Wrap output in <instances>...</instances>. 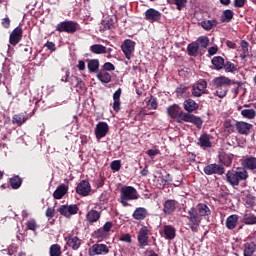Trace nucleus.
<instances>
[{
    "instance_id": "nucleus-56",
    "label": "nucleus",
    "mask_w": 256,
    "mask_h": 256,
    "mask_svg": "<svg viewBox=\"0 0 256 256\" xmlns=\"http://www.w3.org/2000/svg\"><path fill=\"white\" fill-rule=\"evenodd\" d=\"M103 231H105L107 233V235H109V231H111V229H113V222L108 221L106 222L103 227H102Z\"/></svg>"
},
{
    "instance_id": "nucleus-51",
    "label": "nucleus",
    "mask_w": 256,
    "mask_h": 256,
    "mask_svg": "<svg viewBox=\"0 0 256 256\" xmlns=\"http://www.w3.org/2000/svg\"><path fill=\"white\" fill-rule=\"evenodd\" d=\"M110 169L112 171H120L121 170V160H114L110 164Z\"/></svg>"
},
{
    "instance_id": "nucleus-3",
    "label": "nucleus",
    "mask_w": 256,
    "mask_h": 256,
    "mask_svg": "<svg viewBox=\"0 0 256 256\" xmlns=\"http://www.w3.org/2000/svg\"><path fill=\"white\" fill-rule=\"evenodd\" d=\"M249 172L247 170H230L226 173V181L231 187H239L240 181H247Z\"/></svg>"
},
{
    "instance_id": "nucleus-64",
    "label": "nucleus",
    "mask_w": 256,
    "mask_h": 256,
    "mask_svg": "<svg viewBox=\"0 0 256 256\" xmlns=\"http://www.w3.org/2000/svg\"><path fill=\"white\" fill-rule=\"evenodd\" d=\"M45 47H47V49H49V51H56V47H55V43H53V42H47L46 44H45Z\"/></svg>"
},
{
    "instance_id": "nucleus-46",
    "label": "nucleus",
    "mask_w": 256,
    "mask_h": 256,
    "mask_svg": "<svg viewBox=\"0 0 256 256\" xmlns=\"http://www.w3.org/2000/svg\"><path fill=\"white\" fill-rule=\"evenodd\" d=\"M243 221L245 225H256V216L253 214H245Z\"/></svg>"
},
{
    "instance_id": "nucleus-4",
    "label": "nucleus",
    "mask_w": 256,
    "mask_h": 256,
    "mask_svg": "<svg viewBox=\"0 0 256 256\" xmlns=\"http://www.w3.org/2000/svg\"><path fill=\"white\" fill-rule=\"evenodd\" d=\"M139 199V193L133 186H123L120 189V203L123 207H129V202Z\"/></svg>"
},
{
    "instance_id": "nucleus-8",
    "label": "nucleus",
    "mask_w": 256,
    "mask_h": 256,
    "mask_svg": "<svg viewBox=\"0 0 256 256\" xmlns=\"http://www.w3.org/2000/svg\"><path fill=\"white\" fill-rule=\"evenodd\" d=\"M135 41L131 39H126L124 42L121 44V50L124 56L128 61H131V57L133 53H135Z\"/></svg>"
},
{
    "instance_id": "nucleus-12",
    "label": "nucleus",
    "mask_w": 256,
    "mask_h": 256,
    "mask_svg": "<svg viewBox=\"0 0 256 256\" xmlns=\"http://www.w3.org/2000/svg\"><path fill=\"white\" fill-rule=\"evenodd\" d=\"M203 171L205 175H225V167L216 163L208 164Z\"/></svg>"
},
{
    "instance_id": "nucleus-18",
    "label": "nucleus",
    "mask_w": 256,
    "mask_h": 256,
    "mask_svg": "<svg viewBox=\"0 0 256 256\" xmlns=\"http://www.w3.org/2000/svg\"><path fill=\"white\" fill-rule=\"evenodd\" d=\"M109 133V124L106 122H99L95 128L96 139H103Z\"/></svg>"
},
{
    "instance_id": "nucleus-63",
    "label": "nucleus",
    "mask_w": 256,
    "mask_h": 256,
    "mask_svg": "<svg viewBox=\"0 0 256 256\" xmlns=\"http://www.w3.org/2000/svg\"><path fill=\"white\" fill-rule=\"evenodd\" d=\"M105 177L104 176H100V178L97 180V188H101L103 187V185H105Z\"/></svg>"
},
{
    "instance_id": "nucleus-47",
    "label": "nucleus",
    "mask_w": 256,
    "mask_h": 256,
    "mask_svg": "<svg viewBox=\"0 0 256 256\" xmlns=\"http://www.w3.org/2000/svg\"><path fill=\"white\" fill-rule=\"evenodd\" d=\"M223 127H224V130L226 131V133L231 134V133L235 132V126L233 125V123H231L230 119H227L224 121Z\"/></svg>"
},
{
    "instance_id": "nucleus-44",
    "label": "nucleus",
    "mask_w": 256,
    "mask_h": 256,
    "mask_svg": "<svg viewBox=\"0 0 256 256\" xmlns=\"http://www.w3.org/2000/svg\"><path fill=\"white\" fill-rule=\"evenodd\" d=\"M94 239H107L109 237V234L106 233L105 230L102 228H99L93 232Z\"/></svg>"
},
{
    "instance_id": "nucleus-16",
    "label": "nucleus",
    "mask_w": 256,
    "mask_h": 256,
    "mask_svg": "<svg viewBox=\"0 0 256 256\" xmlns=\"http://www.w3.org/2000/svg\"><path fill=\"white\" fill-rule=\"evenodd\" d=\"M22 39H23V28H21V26H18L10 34L9 43L10 45H13V47H15V45L19 44V42Z\"/></svg>"
},
{
    "instance_id": "nucleus-45",
    "label": "nucleus",
    "mask_w": 256,
    "mask_h": 256,
    "mask_svg": "<svg viewBox=\"0 0 256 256\" xmlns=\"http://www.w3.org/2000/svg\"><path fill=\"white\" fill-rule=\"evenodd\" d=\"M196 43H198L199 47H201L202 49H207V47H209V37L207 36H200Z\"/></svg>"
},
{
    "instance_id": "nucleus-39",
    "label": "nucleus",
    "mask_w": 256,
    "mask_h": 256,
    "mask_svg": "<svg viewBox=\"0 0 256 256\" xmlns=\"http://www.w3.org/2000/svg\"><path fill=\"white\" fill-rule=\"evenodd\" d=\"M235 13H233V10L227 9L224 10L221 15V22L222 23H230V21L233 19Z\"/></svg>"
},
{
    "instance_id": "nucleus-38",
    "label": "nucleus",
    "mask_w": 256,
    "mask_h": 256,
    "mask_svg": "<svg viewBox=\"0 0 256 256\" xmlns=\"http://www.w3.org/2000/svg\"><path fill=\"white\" fill-rule=\"evenodd\" d=\"M12 123L13 125H18V127H21L24 123H27V118L23 114H15L12 117Z\"/></svg>"
},
{
    "instance_id": "nucleus-36",
    "label": "nucleus",
    "mask_w": 256,
    "mask_h": 256,
    "mask_svg": "<svg viewBox=\"0 0 256 256\" xmlns=\"http://www.w3.org/2000/svg\"><path fill=\"white\" fill-rule=\"evenodd\" d=\"M187 51L190 57H197V53H199V43L192 42L188 44Z\"/></svg>"
},
{
    "instance_id": "nucleus-23",
    "label": "nucleus",
    "mask_w": 256,
    "mask_h": 256,
    "mask_svg": "<svg viewBox=\"0 0 256 256\" xmlns=\"http://www.w3.org/2000/svg\"><path fill=\"white\" fill-rule=\"evenodd\" d=\"M121 93H123V90L121 88H118L113 94V110L116 113H119V111H121Z\"/></svg>"
},
{
    "instance_id": "nucleus-25",
    "label": "nucleus",
    "mask_w": 256,
    "mask_h": 256,
    "mask_svg": "<svg viewBox=\"0 0 256 256\" xmlns=\"http://www.w3.org/2000/svg\"><path fill=\"white\" fill-rule=\"evenodd\" d=\"M183 106L185 111H187V113H189L190 115L191 113H193V111H197V109H199V104L191 98L185 100Z\"/></svg>"
},
{
    "instance_id": "nucleus-24",
    "label": "nucleus",
    "mask_w": 256,
    "mask_h": 256,
    "mask_svg": "<svg viewBox=\"0 0 256 256\" xmlns=\"http://www.w3.org/2000/svg\"><path fill=\"white\" fill-rule=\"evenodd\" d=\"M238 224H239V215L232 214L227 217L226 229H229V231H233V229H236Z\"/></svg>"
},
{
    "instance_id": "nucleus-60",
    "label": "nucleus",
    "mask_w": 256,
    "mask_h": 256,
    "mask_svg": "<svg viewBox=\"0 0 256 256\" xmlns=\"http://www.w3.org/2000/svg\"><path fill=\"white\" fill-rule=\"evenodd\" d=\"M148 107L149 109H157L158 107L157 100L155 98H151L148 102Z\"/></svg>"
},
{
    "instance_id": "nucleus-34",
    "label": "nucleus",
    "mask_w": 256,
    "mask_h": 256,
    "mask_svg": "<svg viewBox=\"0 0 256 256\" xmlns=\"http://www.w3.org/2000/svg\"><path fill=\"white\" fill-rule=\"evenodd\" d=\"M96 77L101 81V83H111V74L105 70H100Z\"/></svg>"
},
{
    "instance_id": "nucleus-5",
    "label": "nucleus",
    "mask_w": 256,
    "mask_h": 256,
    "mask_svg": "<svg viewBox=\"0 0 256 256\" xmlns=\"http://www.w3.org/2000/svg\"><path fill=\"white\" fill-rule=\"evenodd\" d=\"M58 33H68V35H73L77 33V31H81V25L73 20H65L56 25V29Z\"/></svg>"
},
{
    "instance_id": "nucleus-7",
    "label": "nucleus",
    "mask_w": 256,
    "mask_h": 256,
    "mask_svg": "<svg viewBox=\"0 0 256 256\" xmlns=\"http://www.w3.org/2000/svg\"><path fill=\"white\" fill-rule=\"evenodd\" d=\"M137 241L140 249H145V247L149 246V227L143 226L140 228Z\"/></svg>"
},
{
    "instance_id": "nucleus-59",
    "label": "nucleus",
    "mask_w": 256,
    "mask_h": 256,
    "mask_svg": "<svg viewBox=\"0 0 256 256\" xmlns=\"http://www.w3.org/2000/svg\"><path fill=\"white\" fill-rule=\"evenodd\" d=\"M217 51H219V47L212 46L208 49V57H213V55H217Z\"/></svg>"
},
{
    "instance_id": "nucleus-15",
    "label": "nucleus",
    "mask_w": 256,
    "mask_h": 256,
    "mask_svg": "<svg viewBox=\"0 0 256 256\" xmlns=\"http://www.w3.org/2000/svg\"><path fill=\"white\" fill-rule=\"evenodd\" d=\"M64 240L66 241V245H68V247H70L73 251H77L83 243V241L79 239V237L71 234L65 236Z\"/></svg>"
},
{
    "instance_id": "nucleus-17",
    "label": "nucleus",
    "mask_w": 256,
    "mask_h": 256,
    "mask_svg": "<svg viewBox=\"0 0 256 256\" xmlns=\"http://www.w3.org/2000/svg\"><path fill=\"white\" fill-rule=\"evenodd\" d=\"M59 213L62 214L64 217H70L71 215H77L79 212V207L77 204L73 205H62L59 208Z\"/></svg>"
},
{
    "instance_id": "nucleus-26",
    "label": "nucleus",
    "mask_w": 256,
    "mask_h": 256,
    "mask_svg": "<svg viewBox=\"0 0 256 256\" xmlns=\"http://www.w3.org/2000/svg\"><path fill=\"white\" fill-rule=\"evenodd\" d=\"M99 219H101V212H98L97 210L92 209L86 214V220L88 221V223H90V225H93V223H97Z\"/></svg>"
},
{
    "instance_id": "nucleus-10",
    "label": "nucleus",
    "mask_w": 256,
    "mask_h": 256,
    "mask_svg": "<svg viewBox=\"0 0 256 256\" xmlns=\"http://www.w3.org/2000/svg\"><path fill=\"white\" fill-rule=\"evenodd\" d=\"M193 97H201L207 93V80H200L192 86Z\"/></svg>"
},
{
    "instance_id": "nucleus-1",
    "label": "nucleus",
    "mask_w": 256,
    "mask_h": 256,
    "mask_svg": "<svg viewBox=\"0 0 256 256\" xmlns=\"http://www.w3.org/2000/svg\"><path fill=\"white\" fill-rule=\"evenodd\" d=\"M188 219V227L193 233L199 231V227L203 219L206 217H211V208L205 203H199L196 207H191L186 216Z\"/></svg>"
},
{
    "instance_id": "nucleus-50",
    "label": "nucleus",
    "mask_w": 256,
    "mask_h": 256,
    "mask_svg": "<svg viewBox=\"0 0 256 256\" xmlns=\"http://www.w3.org/2000/svg\"><path fill=\"white\" fill-rule=\"evenodd\" d=\"M216 92L214 95L216 97H219V99H223V97L227 96V87H221V88H216Z\"/></svg>"
},
{
    "instance_id": "nucleus-2",
    "label": "nucleus",
    "mask_w": 256,
    "mask_h": 256,
    "mask_svg": "<svg viewBox=\"0 0 256 256\" xmlns=\"http://www.w3.org/2000/svg\"><path fill=\"white\" fill-rule=\"evenodd\" d=\"M167 115L172 119H176V123H192V125H195L197 129H201L203 127V119L201 117L183 112L181 107L177 104H173L167 108Z\"/></svg>"
},
{
    "instance_id": "nucleus-37",
    "label": "nucleus",
    "mask_w": 256,
    "mask_h": 256,
    "mask_svg": "<svg viewBox=\"0 0 256 256\" xmlns=\"http://www.w3.org/2000/svg\"><path fill=\"white\" fill-rule=\"evenodd\" d=\"M223 69L225 70L226 73H235V72L238 71L239 66L235 63H232L229 60H226L224 62V68Z\"/></svg>"
},
{
    "instance_id": "nucleus-33",
    "label": "nucleus",
    "mask_w": 256,
    "mask_h": 256,
    "mask_svg": "<svg viewBox=\"0 0 256 256\" xmlns=\"http://www.w3.org/2000/svg\"><path fill=\"white\" fill-rule=\"evenodd\" d=\"M90 51L94 55H105L107 50H105V46L103 44H94L90 46Z\"/></svg>"
},
{
    "instance_id": "nucleus-31",
    "label": "nucleus",
    "mask_w": 256,
    "mask_h": 256,
    "mask_svg": "<svg viewBox=\"0 0 256 256\" xmlns=\"http://www.w3.org/2000/svg\"><path fill=\"white\" fill-rule=\"evenodd\" d=\"M256 252V244L254 242H247L244 244L243 255L253 256Z\"/></svg>"
},
{
    "instance_id": "nucleus-28",
    "label": "nucleus",
    "mask_w": 256,
    "mask_h": 256,
    "mask_svg": "<svg viewBox=\"0 0 256 256\" xmlns=\"http://www.w3.org/2000/svg\"><path fill=\"white\" fill-rule=\"evenodd\" d=\"M68 191H69V187H67L65 184H61L54 191L53 197L54 199H63V197L67 195Z\"/></svg>"
},
{
    "instance_id": "nucleus-48",
    "label": "nucleus",
    "mask_w": 256,
    "mask_h": 256,
    "mask_svg": "<svg viewBox=\"0 0 256 256\" xmlns=\"http://www.w3.org/2000/svg\"><path fill=\"white\" fill-rule=\"evenodd\" d=\"M50 256H61V246L59 244L50 246Z\"/></svg>"
},
{
    "instance_id": "nucleus-62",
    "label": "nucleus",
    "mask_w": 256,
    "mask_h": 256,
    "mask_svg": "<svg viewBox=\"0 0 256 256\" xmlns=\"http://www.w3.org/2000/svg\"><path fill=\"white\" fill-rule=\"evenodd\" d=\"M146 153L149 157H155L156 155H159V149H149Z\"/></svg>"
},
{
    "instance_id": "nucleus-54",
    "label": "nucleus",
    "mask_w": 256,
    "mask_h": 256,
    "mask_svg": "<svg viewBox=\"0 0 256 256\" xmlns=\"http://www.w3.org/2000/svg\"><path fill=\"white\" fill-rule=\"evenodd\" d=\"M246 3H247V0H234L233 6L236 9H243Z\"/></svg>"
},
{
    "instance_id": "nucleus-58",
    "label": "nucleus",
    "mask_w": 256,
    "mask_h": 256,
    "mask_svg": "<svg viewBox=\"0 0 256 256\" xmlns=\"http://www.w3.org/2000/svg\"><path fill=\"white\" fill-rule=\"evenodd\" d=\"M46 217L53 219L55 217V208L48 207L46 210Z\"/></svg>"
},
{
    "instance_id": "nucleus-43",
    "label": "nucleus",
    "mask_w": 256,
    "mask_h": 256,
    "mask_svg": "<svg viewBox=\"0 0 256 256\" xmlns=\"http://www.w3.org/2000/svg\"><path fill=\"white\" fill-rule=\"evenodd\" d=\"M115 28V23L113 22V19H106L103 20L101 29L102 31H109V29H114Z\"/></svg>"
},
{
    "instance_id": "nucleus-30",
    "label": "nucleus",
    "mask_w": 256,
    "mask_h": 256,
    "mask_svg": "<svg viewBox=\"0 0 256 256\" xmlns=\"http://www.w3.org/2000/svg\"><path fill=\"white\" fill-rule=\"evenodd\" d=\"M87 69L89 71V73H98L99 70V59H87Z\"/></svg>"
},
{
    "instance_id": "nucleus-20",
    "label": "nucleus",
    "mask_w": 256,
    "mask_h": 256,
    "mask_svg": "<svg viewBox=\"0 0 256 256\" xmlns=\"http://www.w3.org/2000/svg\"><path fill=\"white\" fill-rule=\"evenodd\" d=\"M236 129L240 135H249L253 129V124L244 121L237 122Z\"/></svg>"
},
{
    "instance_id": "nucleus-55",
    "label": "nucleus",
    "mask_w": 256,
    "mask_h": 256,
    "mask_svg": "<svg viewBox=\"0 0 256 256\" xmlns=\"http://www.w3.org/2000/svg\"><path fill=\"white\" fill-rule=\"evenodd\" d=\"M120 241L123 243H132L133 240L131 239V234L127 233L120 236Z\"/></svg>"
},
{
    "instance_id": "nucleus-29",
    "label": "nucleus",
    "mask_w": 256,
    "mask_h": 256,
    "mask_svg": "<svg viewBox=\"0 0 256 256\" xmlns=\"http://www.w3.org/2000/svg\"><path fill=\"white\" fill-rule=\"evenodd\" d=\"M218 157L219 162L222 163V165H225V167H231V164L233 163V154L222 152Z\"/></svg>"
},
{
    "instance_id": "nucleus-11",
    "label": "nucleus",
    "mask_w": 256,
    "mask_h": 256,
    "mask_svg": "<svg viewBox=\"0 0 256 256\" xmlns=\"http://www.w3.org/2000/svg\"><path fill=\"white\" fill-rule=\"evenodd\" d=\"M109 253V246L106 244H93L88 249V255L95 256V255H107Z\"/></svg>"
},
{
    "instance_id": "nucleus-32",
    "label": "nucleus",
    "mask_w": 256,
    "mask_h": 256,
    "mask_svg": "<svg viewBox=\"0 0 256 256\" xmlns=\"http://www.w3.org/2000/svg\"><path fill=\"white\" fill-rule=\"evenodd\" d=\"M164 235H165V239H168L170 241L175 239V235H176L175 227L171 225L164 226Z\"/></svg>"
},
{
    "instance_id": "nucleus-41",
    "label": "nucleus",
    "mask_w": 256,
    "mask_h": 256,
    "mask_svg": "<svg viewBox=\"0 0 256 256\" xmlns=\"http://www.w3.org/2000/svg\"><path fill=\"white\" fill-rule=\"evenodd\" d=\"M242 53L240 54L241 59H247L249 55V42L242 40L241 43Z\"/></svg>"
},
{
    "instance_id": "nucleus-40",
    "label": "nucleus",
    "mask_w": 256,
    "mask_h": 256,
    "mask_svg": "<svg viewBox=\"0 0 256 256\" xmlns=\"http://www.w3.org/2000/svg\"><path fill=\"white\" fill-rule=\"evenodd\" d=\"M9 183L12 189H19L23 183V179H21L19 176H14L10 178Z\"/></svg>"
},
{
    "instance_id": "nucleus-53",
    "label": "nucleus",
    "mask_w": 256,
    "mask_h": 256,
    "mask_svg": "<svg viewBox=\"0 0 256 256\" xmlns=\"http://www.w3.org/2000/svg\"><path fill=\"white\" fill-rule=\"evenodd\" d=\"M102 71H115V65H113V63L111 62H106L104 63V65L102 66Z\"/></svg>"
},
{
    "instance_id": "nucleus-35",
    "label": "nucleus",
    "mask_w": 256,
    "mask_h": 256,
    "mask_svg": "<svg viewBox=\"0 0 256 256\" xmlns=\"http://www.w3.org/2000/svg\"><path fill=\"white\" fill-rule=\"evenodd\" d=\"M219 25V22L217 19H212V20H204L201 22V27L205 29V31H211L213 27H217Z\"/></svg>"
},
{
    "instance_id": "nucleus-49",
    "label": "nucleus",
    "mask_w": 256,
    "mask_h": 256,
    "mask_svg": "<svg viewBox=\"0 0 256 256\" xmlns=\"http://www.w3.org/2000/svg\"><path fill=\"white\" fill-rule=\"evenodd\" d=\"M187 3V0H173V4L176 5V9L178 11L185 9V7H187Z\"/></svg>"
},
{
    "instance_id": "nucleus-61",
    "label": "nucleus",
    "mask_w": 256,
    "mask_h": 256,
    "mask_svg": "<svg viewBox=\"0 0 256 256\" xmlns=\"http://www.w3.org/2000/svg\"><path fill=\"white\" fill-rule=\"evenodd\" d=\"M163 181L164 185H172L173 178L171 177V174H167L166 176H164Z\"/></svg>"
},
{
    "instance_id": "nucleus-27",
    "label": "nucleus",
    "mask_w": 256,
    "mask_h": 256,
    "mask_svg": "<svg viewBox=\"0 0 256 256\" xmlns=\"http://www.w3.org/2000/svg\"><path fill=\"white\" fill-rule=\"evenodd\" d=\"M211 63L213 65L212 69L215 71H221V69H223L225 66V59L221 56H214Z\"/></svg>"
},
{
    "instance_id": "nucleus-57",
    "label": "nucleus",
    "mask_w": 256,
    "mask_h": 256,
    "mask_svg": "<svg viewBox=\"0 0 256 256\" xmlns=\"http://www.w3.org/2000/svg\"><path fill=\"white\" fill-rule=\"evenodd\" d=\"M1 25L4 29H9V27H11V19H9V17L2 19Z\"/></svg>"
},
{
    "instance_id": "nucleus-9",
    "label": "nucleus",
    "mask_w": 256,
    "mask_h": 256,
    "mask_svg": "<svg viewBox=\"0 0 256 256\" xmlns=\"http://www.w3.org/2000/svg\"><path fill=\"white\" fill-rule=\"evenodd\" d=\"M240 163L242 165V168L244 171H256V157L253 155L250 156H244Z\"/></svg>"
},
{
    "instance_id": "nucleus-21",
    "label": "nucleus",
    "mask_w": 256,
    "mask_h": 256,
    "mask_svg": "<svg viewBox=\"0 0 256 256\" xmlns=\"http://www.w3.org/2000/svg\"><path fill=\"white\" fill-rule=\"evenodd\" d=\"M148 215H149V212L147 211L146 208L137 207L134 210L132 217H133V219H135V221H145V219H147Z\"/></svg>"
},
{
    "instance_id": "nucleus-52",
    "label": "nucleus",
    "mask_w": 256,
    "mask_h": 256,
    "mask_svg": "<svg viewBox=\"0 0 256 256\" xmlns=\"http://www.w3.org/2000/svg\"><path fill=\"white\" fill-rule=\"evenodd\" d=\"M26 226L30 231H37V221L35 219L28 220Z\"/></svg>"
},
{
    "instance_id": "nucleus-42",
    "label": "nucleus",
    "mask_w": 256,
    "mask_h": 256,
    "mask_svg": "<svg viewBox=\"0 0 256 256\" xmlns=\"http://www.w3.org/2000/svg\"><path fill=\"white\" fill-rule=\"evenodd\" d=\"M241 115L244 119H255L256 112L254 109H243L241 110Z\"/></svg>"
},
{
    "instance_id": "nucleus-14",
    "label": "nucleus",
    "mask_w": 256,
    "mask_h": 256,
    "mask_svg": "<svg viewBox=\"0 0 256 256\" xmlns=\"http://www.w3.org/2000/svg\"><path fill=\"white\" fill-rule=\"evenodd\" d=\"M145 19L149 23H159L161 21L162 14L154 8H149L145 11Z\"/></svg>"
},
{
    "instance_id": "nucleus-19",
    "label": "nucleus",
    "mask_w": 256,
    "mask_h": 256,
    "mask_svg": "<svg viewBox=\"0 0 256 256\" xmlns=\"http://www.w3.org/2000/svg\"><path fill=\"white\" fill-rule=\"evenodd\" d=\"M177 200L168 199L163 203V213L164 215H173L177 209Z\"/></svg>"
},
{
    "instance_id": "nucleus-13",
    "label": "nucleus",
    "mask_w": 256,
    "mask_h": 256,
    "mask_svg": "<svg viewBox=\"0 0 256 256\" xmlns=\"http://www.w3.org/2000/svg\"><path fill=\"white\" fill-rule=\"evenodd\" d=\"M76 193L81 195V197L89 196V193H91V183H89V180L80 181V183L77 184Z\"/></svg>"
},
{
    "instance_id": "nucleus-22",
    "label": "nucleus",
    "mask_w": 256,
    "mask_h": 256,
    "mask_svg": "<svg viewBox=\"0 0 256 256\" xmlns=\"http://www.w3.org/2000/svg\"><path fill=\"white\" fill-rule=\"evenodd\" d=\"M197 145L201 147V149H209L210 147H213L211 136L207 133L202 134L198 140Z\"/></svg>"
},
{
    "instance_id": "nucleus-6",
    "label": "nucleus",
    "mask_w": 256,
    "mask_h": 256,
    "mask_svg": "<svg viewBox=\"0 0 256 256\" xmlns=\"http://www.w3.org/2000/svg\"><path fill=\"white\" fill-rule=\"evenodd\" d=\"M213 83H214V87H216V88L225 87V85H231V84L237 85V88L234 90L236 95L239 94V87H241L243 85V83L231 81V79H229L228 77H225V76H220V77L214 78Z\"/></svg>"
}]
</instances>
